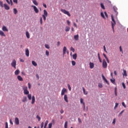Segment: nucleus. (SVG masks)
<instances>
[{
  "mask_svg": "<svg viewBox=\"0 0 128 128\" xmlns=\"http://www.w3.org/2000/svg\"><path fill=\"white\" fill-rule=\"evenodd\" d=\"M44 126V122H42L40 125V128H43Z\"/></svg>",
  "mask_w": 128,
  "mask_h": 128,
  "instance_id": "8fccbe9b",
  "label": "nucleus"
},
{
  "mask_svg": "<svg viewBox=\"0 0 128 128\" xmlns=\"http://www.w3.org/2000/svg\"><path fill=\"white\" fill-rule=\"evenodd\" d=\"M118 106V103H116V104H115V106L114 108V110H116Z\"/></svg>",
  "mask_w": 128,
  "mask_h": 128,
  "instance_id": "c03bdc74",
  "label": "nucleus"
},
{
  "mask_svg": "<svg viewBox=\"0 0 128 128\" xmlns=\"http://www.w3.org/2000/svg\"><path fill=\"white\" fill-rule=\"evenodd\" d=\"M89 65H90V68H91V69L94 68V64L92 62H90Z\"/></svg>",
  "mask_w": 128,
  "mask_h": 128,
  "instance_id": "9d476101",
  "label": "nucleus"
},
{
  "mask_svg": "<svg viewBox=\"0 0 128 128\" xmlns=\"http://www.w3.org/2000/svg\"><path fill=\"white\" fill-rule=\"evenodd\" d=\"M4 7L5 10H9L10 9V8L9 7V6L6 4H4Z\"/></svg>",
  "mask_w": 128,
  "mask_h": 128,
  "instance_id": "f8f14e48",
  "label": "nucleus"
},
{
  "mask_svg": "<svg viewBox=\"0 0 128 128\" xmlns=\"http://www.w3.org/2000/svg\"><path fill=\"white\" fill-rule=\"evenodd\" d=\"M104 14H105L106 16V18H108V14H107V13H106V12H104Z\"/></svg>",
  "mask_w": 128,
  "mask_h": 128,
  "instance_id": "774afa93",
  "label": "nucleus"
},
{
  "mask_svg": "<svg viewBox=\"0 0 128 128\" xmlns=\"http://www.w3.org/2000/svg\"><path fill=\"white\" fill-rule=\"evenodd\" d=\"M22 89L24 90H27L28 87L26 86H22Z\"/></svg>",
  "mask_w": 128,
  "mask_h": 128,
  "instance_id": "4c0bfd02",
  "label": "nucleus"
},
{
  "mask_svg": "<svg viewBox=\"0 0 128 128\" xmlns=\"http://www.w3.org/2000/svg\"><path fill=\"white\" fill-rule=\"evenodd\" d=\"M65 93H67V90L66 88H64L61 90V96H64Z\"/></svg>",
  "mask_w": 128,
  "mask_h": 128,
  "instance_id": "423d86ee",
  "label": "nucleus"
},
{
  "mask_svg": "<svg viewBox=\"0 0 128 128\" xmlns=\"http://www.w3.org/2000/svg\"><path fill=\"white\" fill-rule=\"evenodd\" d=\"M40 22L41 24H42V18H40Z\"/></svg>",
  "mask_w": 128,
  "mask_h": 128,
  "instance_id": "052dcab7",
  "label": "nucleus"
},
{
  "mask_svg": "<svg viewBox=\"0 0 128 128\" xmlns=\"http://www.w3.org/2000/svg\"><path fill=\"white\" fill-rule=\"evenodd\" d=\"M78 122H80V123H82V120L80 118H78Z\"/></svg>",
  "mask_w": 128,
  "mask_h": 128,
  "instance_id": "e2e57ef3",
  "label": "nucleus"
},
{
  "mask_svg": "<svg viewBox=\"0 0 128 128\" xmlns=\"http://www.w3.org/2000/svg\"><path fill=\"white\" fill-rule=\"evenodd\" d=\"M76 58H77V54H74L72 55V58L74 60H76Z\"/></svg>",
  "mask_w": 128,
  "mask_h": 128,
  "instance_id": "412c9836",
  "label": "nucleus"
},
{
  "mask_svg": "<svg viewBox=\"0 0 128 128\" xmlns=\"http://www.w3.org/2000/svg\"><path fill=\"white\" fill-rule=\"evenodd\" d=\"M80 104H84V100H83V98H81L80 99Z\"/></svg>",
  "mask_w": 128,
  "mask_h": 128,
  "instance_id": "ea45409f",
  "label": "nucleus"
},
{
  "mask_svg": "<svg viewBox=\"0 0 128 128\" xmlns=\"http://www.w3.org/2000/svg\"><path fill=\"white\" fill-rule=\"evenodd\" d=\"M42 16L43 18V19L44 20H46V17H47V16H44V15H42Z\"/></svg>",
  "mask_w": 128,
  "mask_h": 128,
  "instance_id": "864d4df0",
  "label": "nucleus"
},
{
  "mask_svg": "<svg viewBox=\"0 0 128 128\" xmlns=\"http://www.w3.org/2000/svg\"><path fill=\"white\" fill-rule=\"evenodd\" d=\"M24 94H30V92H28V90H24Z\"/></svg>",
  "mask_w": 128,
  "mask_h": 128,
  "instance_id": "5701e85b",
  "label": "nucleus"
},
{
  "mask_svg": "<svg viewBox=\"0 0 128 128\" xmlns=\"http://www.w3.org/2000/svg\"><path fill=\"white\" fill-rule=\"evenodd\" d=\"M104 52H106L107 53V51L106 50V46H104Z\"/></svg>",
  "mask_w": 128,
  "mask_h": 128,
  "instance_id": "bf43d9fd",
  "label": "nucleus"
},
{
  "mask_svg": "<svg viewBox=\"0 0 128 128\" xmlns=\"http://www.w3.org/2000/svg\"><path fill=\"white\" fill-rule=\"evenodd\" d=\"M102 68H107L108 64H107V63H106V61L104 59L103 60H102Z\"/></svg>",
  "mask_w": 128,
  "mask_h": 128,
  "instance_id": "7ed1b4c3",
  "label": "nucleus"
},
{
  "mask_svg": "<svg viewBox=\"0 0 128 128\" xmlns=\"http://www.w3.org/2000/svg\"><path fill=\"white\" fill-rule=\"evenodd\" d=\"M32 64L34 66H38V64L36 62L34 61H32Z\"/></svg>",
  "mask_w": 128,
  "mask_h": 128,
  "instance_id": "bb28decb",
  "label": "nucleus"
},
{
  "mask_svg": "<svg viewBox=\"0 0 128 128\" xmlns=\"http://www.w3.org/2000/svg\"><path fill=\"white\" fill-rule=\"evenodd\" d=\"M79 38V36L78 34L74 36V40H78Z\"/></svg>",
  "mask_w": 128,
  "mask_h": 128,
  "instance_id": "a211bd4d",
  "label": "nucleus"
},
{
  "mask_svg": "<svg viewBox=\"0 0 128 128\" xmlns=\"http://www.w3.org/2000/svg\"><path fill=\"white\" fill-rule=\"evenodd\" d=\"M48 120H46L45 123H44V128H46L48 124Z\"/></svg>",
  "mask_w": 128,
  "mask_h": 128,
  "instance_id": "c756f323",
  "label": "nucleus"
},
{
  "mask_svg": "<svg viewBox=\"0 0 128 128\" xmlns=\"http://www.w3.org/2000/svg\"><path fill=\"white\" fill-rule=\"evenodd\" d=\"M110 80L112 84H116L114 78L110 79Z\"/></svg>",
  "mask_w": 128,
  "mask_h": 128,
  "instance_id": "c85d7f7f",
  "label": "nucleus"
},
{
  "mask_svg": "<svg viewBox=\"0 0 128 128\" xmlns=\"http://www.w3.org/2000/svg\"><path fill=\"white\" fill-rule=\"evenodd\" d=\"M20 73V71L19 70H16L14 72L15 75H18Z\"/></svg>",
  "mask_w": 128,
  "mask_h": 128,
  "instance_id": "7c9ffc66",
  "label": "nucleus"
},
{
  "mask_svg": "<svg viewBox=\"0 0 128 128\" xmlns=\"http://www.w3.org/2000/svg\"><path fill=\"white\" fill-rule=\"evenodd\" d=\"M98 88H103V85H102V84H101V83H100V84H98Z\"/></svg>",
  "mask_w": 128,
  "mask_h": 128,
  "instance_id": "79ce46f5",
  "label": "nucleus"
},
{
  "mask_svg": "<svg viewBox=\"0 0 128 128\" xmlns=\"http://www.w3.org/2000/svg\"><path fill=\"white\" fill-rule=\"evenodd\" d=\"M72 65L73 66H76V62H74V61H72Z\"/></svg>",
  "mask_w": 128,
  "mask_h": 128,
  "instance_id": "a18cd8bd",
  "label": "nucleus"
},
{
  "mask_svg": "<svg viewBox=\"0 0 128 128\" xmlns=\"http://www.w3.org/2000/svg\"><path fill=\"white\" fill-rule=\"evenodd\" d=\"M26 55L28 57L30 56V50L28 48L26 49Z\"/></svg>",
  "mask_w": 128,
  "mask_h": 128,
  "instance_id": "1a4fd4ad",
  "label": "nucleus"
},
{
  "mask_svg": "<svg viewBox=\"0 0 128 128\" xmlns=\"http://www.w3.org/2000/svg\"><path fill=\"white\" fill-rule=\"evenodd\" d=\"M22 102H27V98L26 96H24Z\"/></svg>",
  "mask_w": 128,
  "mask_h": 128,
  "instance_id": "aec40b11",
  "label": "nucleus"
},
{
  "mask_svg": "<svg viewBox=\"0 0 128 128\" xmlns=\"http://www.w3.org/2000/svg\"><path fill=\"white\" fill-rule=\"evenodd\" d=\"M32 2H33L35 6H38V2L36 0H32Z\"/></svg>",
  "mask_w": 128,
  "mask_h": 128,
  "instance_id": "b1692460",
  "label": "nucleus"
},
{
  "mask_svg": "<svg viewBox=\"0 0 128 128\" xmlns=\"http://www.w3.org/2000/svg\"><path fill=\"white\" fill-rule=\"evenodd\" d=\"M64 100H65L66 102H68V96L67 94H65L64 96Z\"/></svg>",
  "mask_w": 128,
  "mask_h": 128,
  "instance_id": "9b49d317",
  "label": "nucleus"
},
{
  "mask_svg": "<svg viewBox=\"0 0 128 128\" xmlns=\"http://www.w3.org/2000/svg\"><path fill=\"white\" fill-rule=\"evenodd\" d=\"M70 27H68V26H66V28H65V31H66V32H68L70 31Z\"/></svg>",
  "mask_w": 128,
  "mask_h": 128,
  "instance_id": "cd10ccee",
  "label": "nucleus"
},
{
  "mask_svg": "<svg viewBox=\"0 0 128 128\" xmlns=\"http://www.w3.org/2000/svg\"><path fill=\"white\" fill-rule=\"evenodd\" d=\"M82 89L83 90V93H84V94H88V92H86L84 88H82Z\"/></svg>",
  "mask_w": 128,
  "mask_h": 128,
  "instance_id": "2f4dec72",
  "label": "nucleus"
},
{
  "mask_svg": "<svg viewBox=\"0 0 128 128\" xmlns=\"http://www.w3.org/2000/svg\"><path fill=\"white\" fill-rule=\"evenodd\" d=\"M111 18H112V29H113V31L114 32V26H115V24H116V22L114 20V16L113 15H111Z\"/></svg>",
  "mask_w": 128,
  "mask_h": 128,
  "instance_id": "f257e3e1",
  "label": "nucleus"
},
{
  "mask_svg": "<svg viewBox=\"0 0 128 128\" xmlns=\"http://www.w3.org/2000/svg\"><path fill=\"white\" fill-rule=\"evenodd\" d=\"M13 68H16V62L15 60H13L11 64Z\"/></svg>",
  "mask_w": 128,
  "mask_h": 128,
  "instance_id": "20e7f679",
  "label": "nucleus"
},
{
  "mask_svg": "<svg viewBox=\"0 0 128 128\" xmlns=\"http://www.w3.org/2000/svg\"><path fill=\"white\" fill-rule=\"evenodd\" d=\"M14 12L15 14H16L18 13V10L16 8L14 9Z\"/></svg>",
  "mask_w": 128,
  "mask_h": 128,
  "instance_id": "e433bc0d",
  "label": "nucleus"
},
{
  "mask_svg": "<svg viewBox=\"0 0 128 128\" xmlns=\"http://www.w3.org/2000/svg\"><path fill=\"white\" fill-rule=\"evenodd\" d=\"M34 102H35V97H34V96H32V102H31V104H34Z\"/></svg>",
  "mask_w": 128,
  "mask_h": 128,
  "instance_id": "6ab92c4d",
  "label": "nucleus"
},
{
  "mask_svg": "<svg viewBox=\"0 0 128 128\" xmlns=\"http://www.w3.org/2000/svg\"><path fill=\"white\" fill-rule=\"evenodd\" d=\"M68 122L66 121L64 124V128H68Z\"/></svg>",
  "mask_w": 128,
  "mask_h": 128,
  "instance_id": "72a5a7b5",
  "label": "nucleus"
},
{
  "mask_svg": "<svg viewBox=\"0 0 128 128\" xmlns=\"http://www.w3.org/2000/svg\"><path fill=\"white\" fill-rule=\"evenodd\" d=\"M66 22H67V24H68V26H70V20H66Z\"/></svg>",
  "mask_w": 128,
  "mask_h": 128,
  "instance_id": "13d9d810",
  "label": "nucleus"
},
{
  "mask_svg": "<svg viewBox=\"0 0 128 128\" xmlns=\"http://www.w3.org/2000/svg\"><path fill=\"white\" fill-rule=\"evenodd\" d=\"M14 122H15V124L16 125H18L19 124V120H18V118H15Z\"/></svg>",
  "mask_w": 128,
  "mask_h": 128,
  "instance_id": "ddd939ff",
  "label": "nucleus"
},
{
  "mask_svg": "<svg viewBox=\"0 0 128 128\" xmlns=\"http://www.w3.org/2000/svg\"><path fill=\"white\" fill-rule=\"evenodd\" d=\"M45 48H47L48 49L50 48V46L48 44H45Z\"/></svg>",
  "mask_w": 128,
  "mask_h": 128,
  "instance_id": "49530a36",
  "label": "nucleus"
},
{
  "mask_svg": "<svg viewBox=\"0 0 128 128\" xmlns=\"http://www.w3.org/2000/svg\"><path fill=\"white\" fill-rule=\"evenodd\" d=\"M36 118L38 119V122H40L41 118L39 116H36Z\"/></svg>",
  "mask_w": 128,
  "mask_h": 128,
  "instance_id": "58836bf2",
  "label": "nucleus"
},
{
  "mask_svg": "<svg viewBox=\"0 0 128 128\" xmlns=\"http://www.w3.org/2000/svg\"><path fill=\"white\" fill-rule=\"evenodd\" d=\"M70 50L72 51V52H75V49H74V48L71 47V48H70Z\"/></svg>",
  "mask_w": 128,
  "mask_h": 128,
  "instance_id": "37998d69",
  "label": "nucleus"
},
{
  "mask_svg": "<svg viewBox=\"0 0 128 128\" xmlns=\"http://www.w3.org/2000/svg\"><path fill=\"white\" fill-rule=\"evenodd\" d=\"M122 86H123L124 88L125 89L126 88L125 84L122 82Z\"/></svg>",
  "mask_w": 128,
  "mask_h": 128,
  "instance_id": "3c124183",
  "label": "nucleus"
},
{
  "mask_svg": "<svg viewBox=\"0 0 128 128\" xmlns=\"http://www.w3.org/2000/svg\"><path fill=\"white\" fill-rule=\"evenodd\" d=\"M17 78H18V80H20V81L23 80V78L22 76H17Z\"/></svg>",
  "mask_w": 128,
  "mask_h": 128,
  "instance_id": "4be33fe9",
  "label": "nucleus"
},
{
  "mask_svg": "<svg viewBox=\"0 0 128 128\" xmlns=\"http://www.w3.org/2000/svg\"><path fill=\"white\" fill-rule=\"evenodd\" d=\"M0 6L2 8H3L4 7V6H3V2H0Z\"/></svg>",
  "mask_w": 128,
  "mask_h": 128,
  "instance_id": "5fc2aeb1",
  "label": "nucleus"
},
{
  "mask_svg": "<svg viewBox=\"0 0 128 128\" xmlns=\"http://www.w3.org/2000/svg\"><path fill=\"white\" fill-rule=\"evenodd\" d=\"M113 8H114V12H115V15H116V16H117L118 15V9L117 8V7L116 6H114Z\"/></svg>",
  "mask_w": 128,
  "mask_h": 128,
  "instance_id": "0eeeda50",
  "label": "nucleus"
},
{
  "mask_svg": "<svg viewBox=\"0 0 128 128\" xmlns=\"http://www.w3.org/2000/svg\"><path fill=\"white\" fill-rule=\"evenodd\" d=\"M98 59H99V60H100V62H102V60H101V58H100V53L98 54Z\"/></svg>",
  "mask_w": 128,
  "mask_h": 128,
  "instance_id": "09e8293b",
  "label": "nucleus"
},
{
  "mask_svg": "<svg viewBox=\"0 0 128 128\" xmlns=\"http://www.w3.org/2000/svg\"><path fill=\"white\" fill-rule=\"evenodd\" d=\"M6 128H8V122H6Z\"/></svg>",
  "mask_w": 128,
  "mask_h": 128,
  "instance_id": "4d7b16f0",
  "label": "nucleus"
},
{
  "mask_svg": "<svg viewBox=\"0 0 128 128\" xmlns=\"http://www.w3.org/2000/svg\"><path fill=\"white\" fill-rule=\"evenodd\" d=\"M119 48H120V52H122V54H123V51H122V46H120V47H119Z\"/></svg>",
  "mask_w": 128,
  "mask_h": 128,
  "instance_id": "69168bd1",
  "label": "nucleus"
},
{
  "mask_svg": "<svg viewBox=\"0 0 128 128\" xmlns=\"http://www.w3.org/2000/svg\"><path fill=\"white\" fill-rule=\"evenodd\" d=\"M104 81H105L106 82V83L109 85L110 84V82H108V80L106 78L105 80H104Z\"/></svg>",
  "mask_w": 128,
  "mask_h": 128,
  "instance_id": "6e6d98bb",
  "label": "nucleus"
},
{
  "mask_svg": "<svg viewBox=\"0 0 128 128\" xmlns=\"http://www.w3.org/2000/svg\"><path fill=\"white\" fill-rule=\"evenodd\" d=\"M28 98L30 100H32V94H28Z\"/></svg>",
  "mask_w": 128,
  "mask_h": 128,
  "instance_id": "473e14b6",
  "label": "nucleus"
},
{
  "mask_svg": "<svg viewBox=\"0 0 128 128\" xmlns=\"http://www.w3.org/2000/svg\"><path fill=\"white\" fill-rule=\"evenodd\" d=\"M0 36H6V35L4 34V32L1 30H0Z\"/></svg>",
  "mask_w": 128,
  "mask_h": 128,
  "instance_id": "393cba45",
  "label": "nucleus"
},
{
  "mask_svg": "<svg viewBox=\"0 0 128 128\" xmlns=\"http://www.w3.org/2000/svg\"><path fill=\"white\" fill-rule=\"evenodd\" d=\"M100 15H101V16H102L103 18H105V16H104V15L103 12H101Z\"/></svg>",
  "mask_w": 128,
  "mask_h": 128,
  "instance_id": "c9c22d12",
  "label": "nucleus"
},
{
  "mask_svg": "<svg viewBox=\"0 0 128 128\" xmlns=\"http://www.w3.org/2000/svg\"><path fill=\"white\" fill-rule=\"evenodd\" d=\"M49 52L48 50H46V55L47 56H49Z\"/></svg>",
  "mask_w": 128,
  "mask_h": 128,
  "instance_id": "a19ab883",
  "label": "nucleus"
},
{
  "mask_svg": "<svg viewBox=\"0 0 128 128\" xmlns=\"http://www.w3.org/2000/svg\"><path fill=\"white\" fill-rule=\"evenodd\" d=\"M68 89H69L70 91H71V87L70 86V84H68Z\"/></svg>",
  "mask_w": 128,
  "mask_h": 128,
  "instance_id": "de8ad7c7",
  "label": "nucleus"
},
{
  "mask_svg": "<svg viewBox=\"0 0 128 128\" xmlns=\"http://www.w3.org/2000/svg\"><path fill=\"white\" fill-rule=\"evenodd\" d=\"M122 105L123 106H124V108H126V106L124 102H122Z\"/></svg>",
  "mask_w": 128,
  "mask_h": 128,
  "instance_id": "680f3d73",
  "label": "nucleus"
},
{
  "mask_svg": "<svg viewBox=\"0 0 128 128\" xmlns=\"http://www.w3.org/2000/svg\"><path fill=\"white\" fill-rule=\"evenodd\" d=\"M66 53L67 54H69V51L67 50V48H66V46H64V49H63V55L66 54Z\"/></svg>",
  "mask_w": 128,
  "mask_h": 128,
  "instance_id": "39448f33",
  "label": "nucleus"
},
{
  "mask_svg": "<svg viewBox=\"0 0 128 128\" xmlns=\"http://www.w3.org/2000/svg\"><path fill=\"white\" fill-rule=\"evenodd\" d=\"M2 30H3L4 32H8V30L4 26L2 28Z\"/></svg>",
  "mask_w": 128,
  "mask_h": 128,
  "instance_id": "2eb2a0df",
  "label": "nucleus"
},
{
  "mask_svg": "<svg viewBox=\"0 0 128 128\" xmlns=\"http://www.w3.org/2000/svg\"><path fill=\"white\" fill-rule=\"evenodd\" d=\"M124 73H123V76H127V73H126V70H123Z\"/></svg>",
  "mask_w": 128,
  "mask_h": 128,
  "instance_id": "a878e982",
  "label": "nucleus"
},
{
  "mask_svg": "<svg viewBox=\"0 0 128 128\" xmlns=\"http://www.w3.org/2000/svg\"><path fill=\"white\" fill-rule=\"evenodd\" d=\"M116 123V118H114V119L113 122H112V124H114V125Z\"/></svg>",
  "mask_w": 128,
  "mask_h": 128,
  "instance_id": "0e129e2a",
  "label": "nucleus"
},
{
  "mask_svg": "<svg viewBox=\"0 0 128 128\" xmlns=\"http://www.w3.org/2000/svg\"><path fill=\"white\" fill-rule=\"evenodd\" d=\"M100 6L103 10H105V7L103 4V3L100 4Z\"/></svg>",
  "mask_w": 128,
  "mask_h": 128,
  "instance_id": "f704fd0d",
  "label": "nucleus"
},
{
  "mask_svg": "<svg viewBox=\"0 0 128 128\" xmlns=\"http://www.w3.org/2000/svg\"><path fill=\"white\" fill-rule=\"evenodd\" d=\"M31 7L34 8V11L36 13L38 14L39 12V10H38V8L36 6L32 5V6H31Z\"/></svg>",
  "mask_w": 128,
  "mask_h": 128,
  "instance_id": "6e6552de",
  "label": "nucleus"
},
{
  "mask_svg": "<svg viewBox=\"0 0 128 128\" xmlns=\"http://www.w3.org/2000/svg\"><path fill=\"white\" fill-rule=\"evenodd\" d=\"M7 2V3L8 4H10L11 6H12L13 5V3H12V0H10V2H9L8 0H6Z\"/></svg>",
  "mask_w": 128,
  "mask_h": 128,
  "instance_id": "f3484780",
  "label": "nucleus"
},
{
  "mask_svg": "<svg viewBox=\"0 0 128 128\" xmlns=\"http://www.w3.org/2000/svg\"><path fill=\"white\" fill-rule=\"evenodd\" d=\"M43 6H44V7L45 8H47L46 4H45L44 3H43Z\"/></svg>",
  "mask_w": 128,
  "mask_h": 128,
  "instance_id": "338daca9",
  "label": "nucleus"
},
{
  "mask_svg": "<svg viewBox=\"0 0 128 128\" xmlns=\"http://www.w3.org/2000/svg\"><path fill=\"white\" fill-rule=\"evenodd\" d=\"M48 13L46 10H44V14L42 16H48Z\"/></svg>",
  "mask_w": 128,
  "mask_h": 128,
  "instance_id": "4468645a",
  "label": "nucleus"
},
{
  "mask_svg": "<svg viewBox=\"0 0 128 128\" xmlns=\"http://www.w3.org/2000/svg\"><path fill=\"white\" fill-rule=\"evenodd\" d=\"M26 36L28 39H30V34L28 32L26 31Z\"/></svg>",
  "mask_w": 128,
  "mask_h": 128,
  "instance_id": "dca6fc26",
  "label": "nucleus"
},
{
  "mask_svg": "<svg viewBox=\"0 0 128 128\" xmlns=\"http://www.w3.org/2000/svg\"><path fill=\"white\" fill-rule=\"evenodd\" d=\"M61 12H64V14L68 15V16H70V14L69 12L67 11L66 10L61 9Z\"/></svg>",
  "mask_w": 128,
  "mask_h": 128,
  "instance_id": "f03ea898",
  "label": "nucleus"
},
{
  "mask_svg": "<svg viewBox=\"0 0 128 128\" xmlns=\"http://www.w3.org/2000/svg\"><path fill=\"white\" fill-rule=\"evenodd\" d=\"M31 87H32V86H31L30 83H28V88L30 89Z\"/></svg>",
  "mask_w": 128,
  "mask_h": 128,
  "instance_id": "603ef678",
  "label": "nucleus"
}]
</instances>
